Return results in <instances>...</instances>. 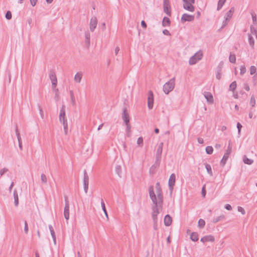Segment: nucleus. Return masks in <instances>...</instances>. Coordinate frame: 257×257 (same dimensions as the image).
I'll list each match as a JSON object with an SVG mask.
<instances>
[{"instance_id": "1", "label": "nucleus", "mask_w": 257, "mask_h": 257, "mask_svg": "<svg viewBox=\"0 0 257 257\" xmlns=\"http://www.w3.org/2000/svg\"><path fill=\"white\" fill-rule=\"evenodd\" d=\"M149 192L150 198L154 204V205L152 207L153 212L152 214V217L153 222H156V220H158L157 215L159 213V211L158 208V201L154 190L153 186L151 185L149 187Z\"/></svg>"}, {"instance_id": "2", "label": "nucleus", "mask_w": 257, "mask_h": 257, "mask_svg": "<svg viewBox=\"0 0 257 257\" xmlns=\"http://www.w3.org/2000/svg\"><path fill=\"white\" fill-rule=\"evenodd\" d=\"M175 78L174 77L164 85L163 91L165 94H168L173 90L175 87Z\"/></svg>"}, {"instance_id": "3", "label": "nucleus", "mask_w": 257, "mask_h": 257, "mask_svg": "<svg viewBox=\"0 0 257 257\" xmlns=\"http://www.w3.org/2000/svg\"><path fill=\"white\" fill-rule=\"evenodd\" d=\"M234 12V8L232 7L230 8L229 11L226 13L225 16V20L223 22V24L221 28H224L227 25L228 23L229 22L230 19L231 18Z\"/></svg>"}, {"instance_id": "4", "label": "nucleus", "mask_w": 257, "mask_h": 257, "mask_svg": "<svg viewBox=\"0 0 257 257\" xmlns=\"http://www.w3.org/2000/svg\"><path fill=\"white\" fill-rule=\"evenodd\" d=\"M49 78L51 80L52 88H56L57 84V79L55 72L53 70H50L49 72Z\"/></svg>"}, {"instance_id": "5", "label": "nucleus", "mask_w": 257, "mask_h": 257, "mask_svg": "<svg viewBox=\"0 0 257 257\" xmlns=\"http://www.w3.org/2000/svg\"><path fill=\"white\" fill-rule=\"evenodd\" d=\"M89 185V177L87 173L86 170L83 171V186L84 190L85 193H87L88 190Z\"/></svg>"}, {"instance_id": "6", "label": "nucleus", "mask_w": 257, "mask_h": 257, "mask_svg": "<svg viewBox=\"0 0 257 257\" xmlns=\"http://www.w3.org/2000/svg\"><path fill=\"white\" fill-rule=\"evenodd\" d=\"M175 181H176V175L175 174L173 173L170 175L169 179V181H168L169 188V190H170L171 193H172V191L173 190Z\"/></svg>"}, {"instance_id": "7", "label": "nucleus", "mask_w": 257, "mask_h": 257, "mask_svg": "<svg viewBox=\"0 0 257 257\" xmlns=\"http://www.w3.org/2000/svg\"><path fill=\"white\" fill-rule=\"evenodd\" d=\"M163 9L164 13H165L168 16H171V7L169 0L163 1Z\"/></svg>"}, {"instance_id": "8", "label": "nucleus", "mask_w": 257, "mask_h": 257, "mask_svg": "<svg viewBox=\"0 0 257 257\" xmlns=\"http://www.w3.org/2000/svg\"><path fill=\"white\" fill-rule=\"evenodd\" d=\"M154 104V95L153 93L151 90H150L148 92V106L149 109H151L153 107Z\"/></svg>"}, {"instance_id": "9", "label": "nucleus", "mask_w": 257, "mask_h": 257, "mask_svg": "<svg viewBox=\"0 0 257 257\" xmlns=\"http://www.w3.org/2000/svg\"><path fill=\"white\" fill-rule=\"evenodd\" d=\"M194 20V16L191 15L187 14H184L181 19V21L182 23L185 22H192Z\"/></svg>"}, {"instance_id": "10", "label": "nucleus", "mask_w": 257, "mask_h": 257, "mask_svg": "<svg viewBox=\"0 0 257 257\" xmlns=\"http://www.w3.org/2000/svg\"><path fill=\"white\" fill-rule=\"evenodd\" d=\"M65 105H62L60 111L59 120L61 122H62V123L67 122V120L65 117Z\"/></svg>"}, {"instance_id": "11", "label": "nucleus", "mask_w": 257, "mask_h": 257, "mask_svg": "<svg viewBox=\"0 0 257 257\" xmlns=\"http://www.w3.org/2000/svg\"><path fill=\"white\" fill-rule=\"evenodd\" d=\"M97 25V20L96 17H92L90 22V30L91 32H93Z\"/></svg>"}, {"instance_id": "12", "label": "nucleus", "mask_w": 257, "mask_h": 257, "mask_svg": "<svg viewBox=\"0 0 257 257\" xmlns=\"http://www.w3.org/2000/svg\"><path fill=\"white\" fill-rule=\"evenodd\" d=\"M122 118L125 123H130V116L128 113L127 112L126 108L123 109V113L122 115Z\"/></svg>"}, {"instance_id": "13", "label": "nucleus", "mask_w": 257, "mask_h": 257, "mask_svg": "<svg viewBox=\"0 0 257 257\" xmlns=\"http://www.w3.org/2000/svg\"><path fill=\"white\" fill-rule=\"evenodd\" d=\"M193 3H184L183 5V8L184 9L189 11L193 12L195 10V8L193 6Z\"/></svg>"}, {"instance_id": "14", "label": "nucleus", "mask_w": 257, "mask_h": 257, "mask_svg": "<svg viewBox=\"0 0 257 257\" xmlns=\"http://www.w3.org/2000/svg\"><path fill=\"white\" fill-rule=\"evenodd\" d=\"M201 241L204 243L205 242H213L215 240L214 237L211 235L204 236L201 238Z\"/></svg>"}, {"instance_id": "15", "label": "nucleus", "mask_w": 257, "mask_h": 257, "mask_svg": "<svg viewBox=\"0 0 257 257\" xmlns=\"http://www.w3.org/2000/svg\"><path fill=\"white\" fill-rule=\"evenodd\" d=\"M204 96L208 102L212 103L213 102V97L212 94L209 92H205Z\"/></svg>"}, {"instance_id": "16", "label": "nucleus", "mask_w": 257, "mask_h": 257, "mask_svg": "<svg viewBox=\"0 0 257 257\" xmlns=\"http://www.w3.org/2000/svg\"><path fill=\"white\" fill-rule=\"evenodd\" d=\"M85 43L87 48H89L90 44V34L89 31L85 33Z\"/></svg>"}, {"instance_id": "17", "label": "nucleus", "mask_w": 257, "mask_h": 257, "mask_svg": "<svg viewBox=\"0 0 257 257\" xmlns=\"http://www.w3.org/2000/svg\"><path fill=\"white\" fill-rule=\"evenodd\" d=\"M172 222V219L169 214L166 215L164 218V224L166 226H169Z\"/></svg>"}, {"instance_id": "18", "label": "nucleus", "mask_w": 257, "mask_h": 257, "mask_svg": "<svg viewBox=\"0 0 257 257\" xmlns=\"http://www.w3.org/2000/svg\"><path fill=\"white\" fill-rule=\"evenodd\" d=\"M171 24V21L170 19L168 17H164L162 21V26L163 27H167L170 26Z\"/></svg>"}, {"instance_id": "19", "label": "nucleus", "mask_w": 257, "mask_h": 257, "mask_svg": "<svg viewBox=\"0 0 257 257\" xmlns=\"http://www.w3.org/2000/svg\"><path fill=\"white\" fill-rule=\"evenodd\" d=\"M14 203L16 206H18L19 205V197L18 192L16 189L14 190Z\"/></svg>"}, {"instance_id": "20", "label": "nucleus", "mask_w": 257, "mask_h": 257, "mask_svg": "<svg viewBox=\"0 0 257 257\" xmlns=\"http://www.w3.org/2000/svg\"><path fill=\"white\" fill-rule=\"evenodd\" d=\"M64 216L65 218L68 220L69 218V206H65L64 209Z\"/></svg>"}, {"instance_id": "21", "label": "nucleus", "mask_w": 257, "mask_h": 257, "mask_svg": "<svg viewBox=\"0 0 257 257\" xmlns=\"http://www.w3.org/2000/svg\"><path fill=\"white\" fill-rule=\"evenodd\" d=\"M228 157H229V155H228V153H225L222 159H221V161H220V165L222 167H223L226 163V161L228 160Z\"/></svg>"}, {"instance_id": "22", "label": "nucleus", "mask_w": 257, "mask_h": 257, "mask_svg": "<svg viewBox=\"0 0 257 257\" xmlns=\"http://www.w3.org/2000/svg\"><path fill=\"white\" fill-rule=\"evenodd\" d=\"M82 77V73L81 72H78L75 75L74 80L77 83H80L81 82Z\"/></svg>"}, {"instance_id": "23", "label": "nucleus", "mask_w": 257, "mask_h": 257, "mask_svg": "<svg viewBox=\"0 0 257 257\" xmlns=\"http://www.w3.org/2000/svg\"><path fill=\"white\" fill-rule=\"evenodd\" d=\"M204 165H205V168L206 169L207 173L210 175V176H212L213 172L212 171V168H211V166L206 163H204Z\"/></svg>"}, {"instance_id": "24", "label": "nucleus", "mask_w": 257, "mask_h": 257, "mask_svg": "<svg viewBox=\"0 0 257 257\" xmlns=\"http://www.w3.org/2000/svg\"><path fill=\"white\" fill-rule=\"evenodd\" d=\"M243 161L244 164L247 165H251L253 162V161L252 159L248 158L245 155L243 157Z\"/></svg>"}, {"instance_id": "25", "label": "nucleus", "mask_w": 257, "mask_h": 257, "mask_svg": "<svg viewBox=\"0 0 257 257\" xmlns=\"http://www.w3.org/2000/svg\"><path fill=\"white\" fill-rule=\"evenodd\" d=\"M158 198V205H161L163 202V195L162 193H157Z\"/></svg>"}, {"instance_id": "26", "label": "nucleus", "mask_w": 257, "mask_h": 257, "mask_svg": "<svg viewBox=\"0 0 257 257\" xmlns=\"http://www.w3.org/2000/svg\"><path fill=\"white\" fill-rule=\"evenodd\" d=\"M196 56H192V57H190L189 61V63L190 65H194V64H196L197 62V61H199V60H198V59H197V58H196Z\"/></svg>"}, {"instance_id": "27", "label": "nucleus", "mask_w": 257, "mask_h": 257, "mask_svg": "<svg viewBox=\"0 0 257 257\" xmlns=\"http://www.w3.org/2000/svg\"><path fill=\"white\" fill-rule=\"evenodd\" d=\"M190 239L193 241H197L198 240V235L197 232H192L190 235Z\"/></svg>"}, {"instance_id": "28", "label": "nucleus", "mask_w": 257, "mask_h": 257, "mask_svg": "<svg viewBox=\"0 0 257 257\" xmlns=\"http://www.w3.org/2000/svg\"><path fill=\"white\" fill-rule=\"evenodd\" d=\"M225 218V216L224 215H221L219 216H217L215 218H214L213 220H212V222L214 223H216L221 220H222L223 219H224Z\"/></svg>"}, {"instance_id": "29", "label": "nucleus", "mask_w": 257, "mask_h": 257, "mask_svg": "<svg viewBox=\"0 0 257 257\" xmlns=\"http://www.w3.org/2000/svg\"><path fill=\"white\" fill-rule=\"evenodd\" d=\"M248 39L249 45L251 46L252 48H253L254 41L253 37L250 34H248Z\"/></svg>"}, {"instance_id": "30", "label": "nucleus", "mask_w": 257, "mask_h": 257, "mask_svg": "<svg viewBox=\"0 0 257 257\" xmlns=\"http://www.w3.org/2000/svg\"><path fill=\"white\" fill-rule=\"evenodd\" d=\"M163 143L161 142L159 144L156 151V154L162 155L163 147Z\"/></svg>"}, {"instance_id": "31", "label": "nucleus", "mask_w": 257, "mask_h": 257, "mask_svg": "<svg viewBox=\"0 0 257 257\" xmlns=\"http://www.w3.org/2000/svg\"><path fill=\"white\" fill-rule=\"evenodd\" d=\"M101 205L102 209L105 214V215L106 216V217L107 218H108V214H107V210H106V209L105 206V203L102 199H101Z\"/></svg>"}, {"instance_id": "32", "label": "nucleus", "mask_w": 257, "mask_h": 257, "mask_svg": "<svg viewBox=\"0 0 257 257\" xmlns=\"http://www.w3.org/2000/svg\"><path fill=\"white\" fill-rule=\"evenodd\" d=\"M226 0H219L217 4V10L219 11L224 5Z\"/></svg>"}, {"instance_id": "33", "label": "nucleus", "mask_w": 257, "mask_h": 257, "mask_svg": "<svg viewBox=\"0 0 257 257\" xmlns=\"http://www.w3.org/2000/svg\"><path fill=\"white\" fill-rule=\"evenodd\" d=\"M229 60L231 63H235L236 62V57L234 54H232L231 53H230L229 57Z\"/></svg>"}, {"instance_id": "34", "label": "nucleus", "mask_w": 257, "mask_h": 257, "mask_svg": "<svg viewBox=\"0 0 257 257\" xmlns=\"http://www.w3.org/2000/svg\"><path fill=\"white\" fill-rule=\"evenodd\" d=\"M70 97H71V103L73 105H75V99L74 93L72 90L70 91Z\"/></svg>"}, {"instance_id": "35", "label": "nucleus", "mask_w": 257, "mask_h": 257, "mask_svg": "<svg viewBox=\"0 0 257 257\" xmlns=\"http://www.w3.org/2000/svg\"><path fill=\"white\" fill-rule=\"evenodd\" d=\"M205 151L206 154L211 155L213 153V149L212 146H207L205 148Z\"/></svg>"}, {"instance_id": "36", "label": "nucleus", "mask_w": 257, "mask_h": 257, "mask_svg": "<svg viewBox=\"0 0 257 257\" xmlns=\"http://www.w3.org/2000/svg\"><path fill=\"white\" fill-rule=\"evenodd\" d=\"M236 88V81L232 82L229 85V90L234 91Z\"/></svg>"}, {"instance_id": "37", "label": "nucleus", "mask_w": 257, "mask_h": 257, "mask_svg": "<svg viewBox=\"0 0 257 257\" xmlns=\"http://www.w3.org/2000/svg\"><path fill=\"white\" fill-rule=\"evenodd\" d=\"M125 124L126 126V135H127V137H129L131 136V126L130 123H125Z\"/></svg>"}, {"instance_id": "38", "label": "nucleus", "mask_w": 257, "mask_h": 257, "mask_svg": "<svg viewBox=\"0 0 257 257\" xmlns=\"http://www.w3.org/2000/svg\"><path fill=\"white\" fill-rule=\"evenodd\" d=\"M205 225V221L202 219H200L198 222V226L199 227L202 228Z\"/></svg>"}, {"instance_id": "39", "label": "nucleus", "mask_w": 257, "mask_h": 257, "mask_svg": "<svg viewBox=\"0 0 257 257\" xmlns=\"http://www.w3.org/2000/svg\"><path fill=\"white\" fill-rule=\"evenodd\" d=\"M115 171L116 173L119 177H120V175H121V166H119V165H117L115 167Z\"/></svg>"}, {"instance_id": "40", "label": "nucleus", "mask_w": 257, "mask_h": 257, "mask_svg": "<svg viewBox=\"0 0 257 257\" xmlns=\"http://www.w3.org/2000/svg\"><path fill=\"white\" fill-rule=\"evenodd\" d=\"M15 132H16V134L18 140V142L19 143L22 142L21 138L20 136V134L19 133V131L18 130V128L17 126H16Z\"/></svg>"}, {"instance_id": "41", "label": "nucleus", "mask_w": 257, "mask_h": 257, "mask_svg": "<svg viewBox=\"0 0 257 257\" xmlns=\"http://www.w3.org/2000/svg\"><path fill=\"white\" fill-rule=\"evenodd\" d=\"M156 189L157 193H162V189L159 182L156 184Z\"/></svg>"}, {"instance_id": "42", "label": "nucleus", "mask_w": 257, "mask_h": 257, "mask_svg": "<svg viewBox=\"0 0 257 257\" xmlns=\"http://www.w3.org/2000/svg\"><path fill=\"white\" fill-rule=\"evenodd\" d=\"M41 181L44 184H46L47 182V178L46 176L44 174H41Z\"/></svg>"}, {"instance_id": "43", "label": "nucleus", "mask_w": 257, "mask_h": 257, "mask_svg": "<svg viewBox=\"0 0 257 257\" xmlns=\"http://www.w3.org/2000/svg\"><path fill=\"white\" fill-rule=\"evenodd\" d=\"M256 70V67L254 66H251L249 69L250 75H253L254 74H255Z\"/></svg>"}, {"instance_id": "44", "label": "nucleus", "mask_w": 257, "mask_h": 257, "mask_svg": "<svg viewBox=\"0 0 257 257\" xmlns=\"http://www.w3.org/2000/svg\"><path fill=\"white\" fill-rule=\"evenodd\" d=\"M246 68L244 65L241 66L240 69V74L241 75H243L246 72Z\"/></svg>"}, {"instance_id": "45", "label": "nucleus", "mask_w": 257, "mask_h": 257, "mask_svg": "<svg viewBox=\"0 0 257 257\" xmlns=\"http://www.w3.org/2000/svg\"><path fill=\"white\" fill-rule=\"evenodd\" d=\"M250 104L252 107L254 106V105L255 104V97L253 95H252L251 97L250 100Z\"/></svg>"}, {"instance_id": "46", "label": "nucleus", "mask_w": 257, "mask_h": 257, "mask_svg": "<svg viewBox=\"0 0 257 257\" xmlns=\"http://www.w3.org/2000/svg\"><path fill=\"white\" fill-rule=\"evenodd\" d=\"M250 29L251 33L252 35H256L257 34V30L253 26H251L250 27Z\"/></svg>"}, {"instance_id": "47", "label": "nucleus", "mask_w": 257, "mask_h": 257, "mask_svg": "<svg viewBox=\"0 0 257 257\" xmlns=\"http://www.w3.org/2000/svg\"><path fill=\"white\" fill-rule=\"evenodd\" d=\"M162 158V155L156 154L155 162L160 163Z\"/></svg>"}, {"instance_id": "48", "label": "nucleus", "mask_w": 257, "mask_h": 257, "mask_svg": "<svg viewBox=\"0 0 257 257\" xmlns=\"http://www.w3.org/2000/svg\"><path fill=\"white\" fill-rule=\"evenodd\" d=\"M9 171L8 168H4L0 170V176L1 177L3 176L6 173Z\"/></svg>"}, {"instance_id": "49", "label": "nucleus", "mask_w": 257, "mask_h": 257, "mask_svg": "<svg viewBox=\"0 0 257 257\" xmlns=\"http://www.w3.org/2000/svg\"><path fill=\"white\" fill-rule=\"evenodd\" d=\"M38 109H39V112H40V114L41 115V117L42 119L44 118V113H43V109L42 108H41V106L38 104Z\"/></svg>"}, {"instance_id": "50", "label": "nucleus", "mask_w": 257, "mask_h": 257, "mask_svg": "<svg viewBox=\"0 0 257 257\" xmlns=\"http://www.w3.org/2000/svg\"><path fill=\"white\" fill-rule=\"evenodd\" d=\"M137 144L139 146H142L143 145V138L142 137H139L137 140Z\"/></svg>"}, {"instance_id": "51", "label": "nucleus", "mask_w": 257, "mask_h": 257, "mask_svg": "<svg viewBox=\"0 0 257 257\" xmlns=\"http://www.w3.org/2000/svg\"><path fill=\"white\" fill-rule=\"evenodd\" d=\"M12 15L11 12L9 11H7L6 14V18L7 20H11L12 19Z\"/></svg>"}, {"instance_id": "52", "label": "nucleus", "mask_w": 257, "mask_h": 257, "mask_svg": "<svg viewBox=\"0 0 257 257\" xmlns=\"http://www.w3.org/2000/svg\"><path fill=\"white\" fill-rule=\"evenodd\" d=\"M194 56H196V58H197V59L200 60L202 59V53H200V52H197V53H196Z\"/></svg>"}, {"instance_id": "53", "label": "nucleus", "mask_w": 257, "mask_h": 257, "mask_svg": "<svg viewBox=\"0 0 257 257\" xmlns=\"http://www.w3.org/2000/svg\"><path fill=\"white\" fill-rule=\"evenodd\" d=\"M63 125L64 132H65V134L67 135L68 133V123H67V122L63 123Z\"/></svg>"}, {"instance_id": "54", "label": "nucleus", "mask_w": 257, "mask_h": 257, "mask_svg": "<svg viewBox=\"0 0 257 257\" xmlns=\"http://www.w3.org/2000/svg\"><path fill=\"white\" fill-rule=\"evenodd\" d=\"M221 70L217 69V73L216 75V77L218 80H219L221 78Z\"/></svg>"}, {"instance_id": "55", "label": "nucleus", "mask_w": 257, "mask_h": 257, "mask_svg": "<svg viewBox=\"0 0 257 257\" xmlns=\"http://www.w3.org/2000/svg\"><path fill=\"white\" fill-rule=\"evenodd\" d=\"M29 228L27 222L26 221H25V226H24V231L27 234L28 233Z\"/></svg>"}, {"instance_id": "56", "label": "nucleus", "mask_w": 257, "mask_h": 257, "mask_svg": "<svg viewBox=\"0 0 257 257\" xmlns=\"http://www.w3.org/2000/svg\"><path fill=\"white\" fill-rule=\"evenodd\" d=\"M201 193H202V196L203 197H205L206 194V191L205 190V185H204L203 186V187L202 188V190H201Z\"/></svg>"}, {"instance_id": "57", "label": "nucleus", "mask_w": 257, "mask_h": 257, "mask_svg": "<svg viewBox=\"0 0 257 257\" xmlns=\"http://www.w3.org/2000/svg\"><path fill=\"white\" fill-rule=\"evenodd\" d=\"M238 211L241 213L242 214H244L245 213L244 209L240 206H238L237 208Z\"/></svg>"}, {"instance_id": "58", "label": "nucleus", "mask_w": 257, "mask_h": 257, "mask_svg": "<svg viewBox=\"0 0 257 257\" xmlns=\"http://www.w3.org/2000/svg\"><path fill=\"white\" fill-rule=\"evenodd\" d=\"M231 149L232 147L230 145V141H229L227 150L226 153H228V155H229L231 152Z\"/></svg>"}, {"instance_id": "59", "label": "nucleus", "mask_w": 257, "mask_h": 257, "mask_svg": "<svg viewBox=\"0 0 257 257\" xmlns=\"http://www.w3.org/2000/svg\"><path fill=\"white\" fill-rule=\"evenodd\" d=\"M252 81L254 85L257 83V73H255L252 77Z\"/></svg>"}, {"instance_id": "60", "label": "nucleus", "mask_w": 257, "mask_h": 257, "mask_svg": "<svg viewBox=\"0 0 257 257\" xmlns=\"http://www.w3.org/2000/svg\"><path fill=\"white\" fill-rule=\"evenodd\" d=\"M160 163L155 162L154 164L151 167L150 170H152L153 168H156L157 167H158L160 166Z\"/></svg>"}, {"instance_id": "61", "label": "nucleus", "mask_w": 257, "mask_h": 257, "mask_svg": "<svg viewBox=\"0 0 257 257\" xmlns=\"http://www.w3.org/2000/svg\"><path fill=\"white\" fill-rule=\"evenodd\" d=\"M49 228L51 235L55 234L52 225H49Z\"/></svg>"}, {"instance_id": "62", "label": "nucleus", "mask_w": 257, "mask_h": 257, "mask_svg": "<svg viewBox=\"0 0 257 257\" xmlns=\"http://www.w3.org/2000/svg\"><path fill=\"white\" fill-rule=\"evenodd\" d=\"M163 33L164 35H166V36H171V33H170V32L167 30V29H164L163 31Z\"/></svg>"}, {"instance_id": "63", "label": "nucleus", "mask_w": 257, "mask_h": 257, "mask_svg": "<svg viewBox=\"0 0 257 257\" xmlns=\"http://www.w3.org/2000/svg\"><path fill=\"white\" fill-rule=\"evenodd\" d=\"M242 125L239 122H237V128L238 129V132L239 134L240 133V131H241V129L242 128Z\"/></svg>"}, {"instance_id": "64", "label": "nucleus", "mask_w": 257, "mask_h": 257, "mask_svg": "<svg viewBox=\"0 0 257 257\" xmlns=\"http://www.w3.org/2000/svg\"><path fill=\"white\" fill-rule=\"evenodd\" d=\"M224 208L227 210H232V207L229 204H226L225 206H224Z\"/></svg>"}]
</instances>
